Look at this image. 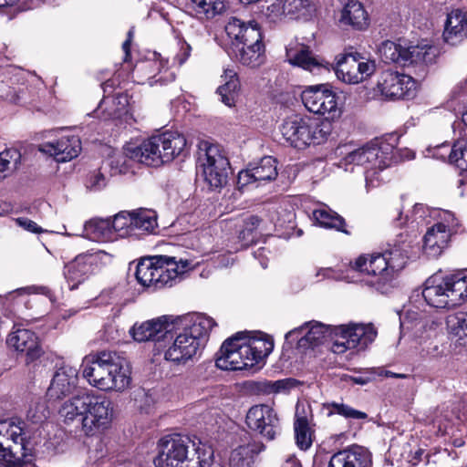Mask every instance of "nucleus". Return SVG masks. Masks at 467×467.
<instances>
[{"label":"nucleus","instance_id":"nucleus-16","mask_svg":"<svg viewBox=\"0 0 467 467\" xmlns=\"http://www.w3.org/2000/svg\"><path fill=\"white\" fill-rule=\"evenodd\" d=\"M302 101L308 111L319 115H328V118L338 117L337 96L327 86H311L302 92Z\"/></svg>","mask_w":467,"mask_h":467},{"label":"nucleus","instance_id":"nucleus-21","mask_svg":"<svg viewBox=\"0 0 467 467\" xmlns=\"http://www.w3.org/2000/svg\"><path fill=\"white\" fill-rule=\"evenodd\" d=\"M333 335H335L334 327L325 326L317 321H311L287 332L285 338L296 337L297 338L299 348H308L318 346L327 337H332Z\"/></svg>","mask_w":467,"mask_h":467},{"label":"nucleus","instance_id":"nucleus-40","mask_svg":"<svg viewBox=\"0 0 467 467\" xmlns=\"http://www.w3.org/2000/svg\"><path fill=\"white\" fill-rule=\"evenodd\" d=\"M294 430L298 448L303 451L309 449L313 443V431L309 427L307 419L305 416H300L298 410L296 412Z\"/></svg>","mask_w":467,"mask_h":467},{"label":"nucleus","instance_id":"nucleus-18","mask_svg":"<svg viewBox=\"0 0 467 467\" xmlns=\"http://www.w3.org/2000/svg\"><path fill=\"white\" fill-rule=\"evenodd\" d=\"M246 423L254 431L271 441L279 431V420L275 410L268 405L253 406L246 414Z\"/></svg>","mask_w":467,"mask_h":467},{"label":"nucleus","instance_id":"nucleus-36","mask_svg":"<svg viewBox=\"0 0 467 467\" xmlns=\"http://www.w3.org/2000/svg\"><path fill=\"white\" fill-rule=\"evenodd\" d=\"M446 328L449 335L467 346V311H457L446 317Z\"/></svg>","mask_w":467,"mask_h":467},{"label":"nucleus","instance_id":"nucleus-22","mask_svg":"<svg viewBox=\"0 0 467 467\" xmlns=\"http://www.w3.org/2000/svg\"><path fill=\"white\" fill-rule=\"evenodd\" d=\"M276 164V160L271 156L262 158L256 165L238 173V187L242 189L252 184L259 186L265 182L275 180L278 174Z\"/></svg>","mask_w":467,"mask_h":467},{"label":"nucleus","instance_id":"nucleus-59","mask_svg":"<svg viewBox=\"0 0 467 467\" xmlns=\"http://www.w3.org/2000/svg\"><path fill=\"white\" fill-rule=\"evenodd\" d=\"M15 222L18 226L22 227L23 229L30 233L41 234L45 232V230L42 227L38 226L36 223L26 217H18L15 219Z\"/></svg>","mask_w":467,"mask_h":467},{"label":"nucleus","instance_id":"nucleus-4","mask_svg":"<svg viewBox=\"0 0 467 467\" xmlns=\"http://www.w3.org/2000/svg\"><path fill=\"white\" fill-rule=\"evenodd\" d=\"M82 375L88 383L101 391L121 392L131 383L128 360L115 351H99L85 357Z\"/></svg>","mask_w":467,"mask_h":467},{"label":"nucleus","instance_id":"nucleus-33","mask_svg":"<svg viewBox=\"0 0 467 467\" xmlns=\"http://www.w3.org/2000/svg\"><path fill=\"white\" fill-rule=\"evenodd\" d=\"M404 60L408 65H429L435 62L437 47L428 44H420L405 47Z\"/></svg>","mask_w":467,"mask_h":467},{"label":"nucleus","instance_id":"nucleus-43","mask_svg":"<svg viewBox=\"0 0 467 467\" xmlns=\"http://www.w3.org/2000/svg\"><path fill=\"white\" fill-rule=\"evenodd\" d=\"M196 15L202 18L212 19L225 9L224 0H190Z\"/></svg>","mask_w":467,"mask_h":467},{"label":"nucleus","instance_id":"nucleus-9","mask_svg":"<svg viewBox=\"0 0 467 467\" xmlns=\"http://www.w3.org/2000/svg\"><path fill=\"white\" fill-rule=\"evenodd\" d=\"M225 31L233 39L234 52L242 64L255 67L264 63L262 32L254 20L245 23L237 17H231L225 26Z\"/></svg>","mask_w":467,"mask_h":467},{"label":"nucleus","instance_id":"nucleus-17","mask_svg":"<svg viewBox=\"0 0 467 467\" xmlns=\"http://www.w3.org/2000/svg\"><path fill=\"white\" fill-rule=\"evenodd\" d=\"M378 87L381 95L390 99H410L417 94L416 80L394 71H385Z\"/></svg>","mask_w":467,"mask_h":467},{"label":"nucleus","instance_id":"nucleus-35","mask_svg":"<svg viewBox=\"0 0 467 467\" xmlns=\"http://www.w3.org/2000/svg\"><path fill=\"white\" fill-rule=\"evenodd\" d=\"M221 78L223 83L218 88L217 93L223 104L233 107L235 104V97L240 87L237 74L234 70L227 68Z\"/></svg>","mask_w":467,"mask_h":467},{"label":"nucleus","instance_id":"nucleus-49","mask_svg":"<svg viewBox=\"0 0 467 467\" xmlns=\"http://www.w3.org/2000/svg\"><path fill=\"white\" fill-rule=\"evenodd\" d=\"M286 16L298 19L306 17L313 11V5L309 0H285Z\"/></svg>","mask_w":467,"mask_h":467},{"label":"nucleus","instance_id":"nucleus-30","mask_svg":"<svg viewBox=\"0 0 467 467\" xmlns=\"http://www.w3.org/2000/svg\"><path fill=\"white\" fill-rule=\"evenodd\" d=\"M443 37L451 45H456L467 37L466 12L456 9L448 15Z\"/></svg>","mask_w":467,"mask_h":467},{"label":"nucleus","instance_id":"nucleus-39","mask_svg":"<svg viewBox=\"0 0 467 467\" xmlns=\"http://www.w3.org/2000/svg\"><path fill=\"white\" fill-rule=\"evenodd\" d=\"M431 218L435 221L434 226L446 231L451 236L460 232L461 223L451 211L435 208L431 212Z\"/></svg>","mask_w":467,"mask_h":467},{"label":"nucleus","instance_id":"nucleus-51","mask_svg":"<svg viewBox=\"0 0 467 467\" xmlns=\"http://www.w3.org/2000/svg\"><path fill=\"white\" fill-rule=\"evenodd\" d=\"M426 327V321L417 312L408 311L403 317H400V328L402 332L414 331L418 334Z\"/></svg>","mask_w":467,"mask_h":467},{"label":"nucleus","instance_id":"nucleus-34","mask_svg":"<svg viewBox=\"0 0 467 467\" xmlns=\"http://www.w3.org/2000/svg\"><path fill=\"white\" fill-rule=\"evenodd\" d=\"M81 235L96 242H110L115 239L110 219H93L87 222Z\"/></svg>","mask_w":467,"mask_h":467},{"label":"nucleus","instance_id":"nucleus-54","mask_svg":"<svg viewBox=\"0 0 467 467\" xmlns=\"http://www.w3.org/2000/svg\"><path fill=\"white\" fill-rule=\"evenodd\" d=\"M260 223L261 219L256 215H250L247 217L244 221V226L240 231L239 238H241L246 244L253 243L255 238L254 233L258 228Z\"/></svg>","mask_w":467,"mask_h":467},{"label":"nucleus","instance_id":"nucleus-14","mask_svg":"<svg viewBox=\"0 0 467 467\" xmlns=\"http://www.w3.org/2000/svg\"><path fill=\"white\" fill-rule=\"evenodd\" d=\"M335 336L338 337L333 344V351L335 353H343L347 349L365 348L372 343L376 337L377 331L371 325H354L337 326L334 327Z\"/></svg>","mask_w":467,"mask_h":467},{"label":"nucleus","instance_id":"nucleus-3","mask_svg":"<svg viewBox=\"0 0 467 467\" xmlns=\"http://www.w3.org/2000/svg\"><path fill=\"white\" fill-rule=\"evenodd\" d=\"M274 349L273 339L261 332H238L223 343L216 367L223 370H242L254 367Z\"/></svg>","mask_w":467,"mask_h":467},{"label":"nucleus","instance_id":"nucleus-2","mask_svg":"<svg viewBox=\"0 0 467 467\" xmlns=\"http://www.w3.org/2000/svg\"><path fill=\"white\" fill-rule=\"evenodd\" d=\"M58 413L66 425L79 429L86 436H95L109 426L113 405L105 396L83 391L67 400Z\"/></svg>","mask_w":467,"mask_h":467},{"label":"nucleus","instance_id":"nucleus-52","mask_svg":"<svg viewBox=\"0 0 467 467\" xmlns=\"http://www.w3.org/2000/svg\"><path fill=\"white\" fill-rule=\"evenodd\" d=\"M112 104L114 106V109L109 111V117L119 118L124 112L127 111V106L129 104L128 96L123 93H118L113 97H105L102 99V105Z\"/></svg>","mask_w":467,"mask_h":467},{"label":"nucleus","instance_id":"nucleus-13","mask_svg":"<svg viewBox=\"0 0 467 467\" xmlns=\"http://www.w3.org/2000/svg\"><path fill=\"white\" fill-rule=\"evenodd\" d=\"M203 154L200 157V166L205 182L212 188H220L226 184L231 167L221 146L203 143Z\"/></svg>","mask_w":467,"mask_h":467},{"label":"nucleus","instance_id":"nucleus-25","mask_svg":"<svg viewBox=\"0 0 467 467\" xmlns=\"http://www.w3.org/2000/svg\"><path fill=\"white\" fill-rule=\"evenodd\" d=\"M280 131L291 146L304 149L309 140V117L298 114L287 117L281 125Z\"/></svg>","mask_w":467,"mask_h":467},{"label":"nucleus","instance_id":"nucleus-6","mask_svg":"<svg viewBox=\"0 0 467 467\" xmlns=\"http://www.w3.org/2000/svg\"><path fill=\"white\" fill-rule=\"evenodd\" d=\"M156 467H221L213 461L211 446L195 443L188 437L173 435L161 440Z\"/></svg>","mask_w":467,"mask_h":467},{"label":"nucleus","instance_id":"nucleus-41","mask_svg":"<svg viewBox=\"0 0 467 467\" xmlns=\"http://www.w3.org/2000/svg\"><path fill=\"white\" fill-rule=\"evenodd\" d=\"M333 127L328 118L323 120L315 119L309 117V140L307 146L311 144H322L327 140L332 132Z\"/></svg>","mask_w":467,"mask_h":467},{"label":"nucleus","instance_id":"nucleus-57","mask_svg":"<svg viewBox=\"0 0 467 467\" xmlns=\"http://www.w3.org/2000/svg\"><path fill=\"white\" fill-rule=\"evenodd\" d=\"M290 387L289 379H280L276 381H265L260 383V389L265 393H278Z\"/></svg>","mask_w":467,"mask_h":467},{"label":"nucleus","instance_id":"nucleus-55","mask_svg":"<svg viewBox=\"0 0 467 467\" xmlns=\"http://www.w3.org/2000/svg\"><path fill=\"white\" fill-rule=\"evenodd\" d=\"M264 15L271 22H276L286 16L285 0H275L266 7Z\"/></svg>","mask_w":467,"mask_h":467},{"label":"nucleus","instance_id":"nucleus-7","mask_svg":"<svg viewBox=\"0 0 467 467\" xmlns=\"http://www.w3.org/2000/svg\"><path fill=\"white\" fill-rule=\"evenodd\" d=\"M182 327L175 335H171L172 342L164 352V358L174 364H185L198 355L215 326L213 318L204 315H194L185 317Z\"/></svg>","mask_w":467,"mask_h":467},{"label":"nucleus","instance_id":"nucleus-19","mask_svg":"<svg viewBox=\"0 0 467 467\" xmlns=\"http://www.w3.org/2000/svg\"><path fill=\"white\" fill-rule=\"evenodd\" d=\"M6 344L16 352L25 355L26 363L35 361L43 353L38 337L26 328L14 326L7 336Z\"/></svg>","mask_w":467,"mask_h":467},{"label":"nucleus","instance_id":"nucleus-42","mask_svg":"<svg viewBox=\"0 0 467 467\" xmlns=\"http://www.w3.org/2000/svg\"><path fill=\"white\" fill-rule=\"evenodd\" d=\"M132 226L133 233L136 231L140 233H152L157 226V216L151 210H138L132 212Z\"/></svg>","mask_w":467,"mask_h":467},{"label":"nucleus","instance_id":"nucleus-60","mask_svg":"<svg viewBox=\"0 0 467 467\" xmlns=\"http://www.w3.org/2000/svg\"><path fill=\"white\" fill-rule=\"evenodd\" d=\"M316 277L317 281H321L323 279H340L342 275L340 273L336 271L331 267L320 268L317 271Z\"/></svg>","mask_w":467,"mask_h":467},{"label":"nucleus","instance_id":"nucleus-50","mask_svg":"<svg viewBox=\"0 0 467 467\" xmlns=\"http://www.w3.org/2000/svg\"><path fill=\"white\" fill-rule=\"evenodd\" d=\"M427 152L428 157L443 161H448L451 164L454 165V159L456 158L454 143L451 145L450 143L444 142L436 146H430L427 149Z\"/></svg>","mask_w":467,"mask_h":467},{"label":"nucleus","instance_id":"nucleus-58","mask_svg":"<svg viewBox=\"0 0 467 467\" xmlns=\"http://www.w3.org/2000/svg\"><path fill=\"white\" fill-rule=\"evenodd\" d=\"M107 185V180L103 173L99 171H95L90 173L86 186L89 191H100Z\"/></svg>","mask_w":467,"mask_h":467},{"label":"nucleus","instance_id":"nucleus-32","mask_svg":"<svg viewBox=\"0 0 467 467\" xmlns=\"http://www.w3.org/2000/svg\"><path fill=\"white\" fill-rule=\"evenodd\" d=\"M340 22L362 30L368 26V16L363 5L358 0H348L341 12Z\"/></svg>","mask_w":467,"mask_h":467},{"label":"nucleus","instance_id":"nucleus-27","mask_svg":"<svg viewBox=\"0 0 467 467\" xmlns=\"http://www.w3.org/2000/svg\"><path fill=\"white\" fill-rule=\"evenodd\" d=\"M328 467H372L371 454L366 448L353 445L334 453Z\"/></svg>","mask_w":467,"mask_h":467},{"label":"nucleus","instance_id":"nucleus-1","mask_svg":"<svg viewBox=\"0 0 467 467\" xmlns=\"http://www.w3.org/2000/svg\"><path fill=\"white\" fill-rule=\"evenodd\" d=\"M413 240L407 233H401L389 244L382 254L361 255L353 268L367 275L365 285L380 294H388L396 286L398 273L409 258Z\"/></svg>","mask_w":467,"mask_h":467},{"label":"nucleus","instance_id":"nucleus-24","mask_svg":"<svg viewBox=\"0 0 467 467\" xmlns=\"http://www.w3.org/2000/svg\"><path fill=\"white\" fill-rule=\"evenodd\" d=\"M39 150L53 156L58 162H66L80 153L81 141L78 136L63 134L57 140L42 143Z\"/></svg>","mask_w":467,"mask_h":467},{"label":"nucleus","instance_id":"nucleus-53","mask_svg":"<svg viewBox=\"0 0 467 467\" xmlns=\"http://www.w3.org/2000/svg\"><path fill=\"white\" fill-rule=\"evenodd\" d=\"M49 411L45 401L32 403L26 412V420L32 424L44 422L48 417Z\"/></svg>","mask_w":467,"mask_h":467},{"label":"nucleus","instance_id":"nucleus-61","mask_svg":"<svg viewBox=\"0 0 467 467\" xmlns=\"http://www.w3.org/2000/svg\"><path fill=\"white\" fill-rule=\"evenodd\" d=\"M376 369H372L368 372V376L353 377L351 379L354 383L358 385H366L369 381L375 379Z\"/></svg>","mask_w":467,"mask_h":467},{"label":"nucleus","instance_id":"nucleus-5","mask_svg":"<svg viewBox=\"0 0 467 467\" xmlns=\"http://www.w3.org/2000/svg\"><path fill=\"white\" fill-rule=\"evenodd\" d=\"M186 145L183 136L165 132L152 136L144 140L139 147L125 149L124 154L111 158L110 166L114 173H124L128 170L127 158L135 160L148 166H160L172 161Z\"/></svg>","mask_w":467,"mask_h":467},{"label":"nucleus","instance_id":"nucleus-12","mask_svg":"<svg viewBox=\"0 0 467 467\" xmlns=\"http://www.w3.org/2000/svg\"><path fill=\"white\" fill-rule=\"evenodd\" d=\"M393 158L392 145L386 142L369 143L349 152L344 158V162L363 168L365 187L368 192L380 185L382 179L379 172L390 166Z\"/></svg>","mask_w":467,"mask_h":467},{"label":"nucleus","instance_id":"nucleus-28","mask_svg":"<svg viewBox=\"0 0 467 467\" xmlns=\"http://www.w3.org/2000/svg\"><path fill=\"white\" fill-rule=\"evenodd\" d=\"M78 383V369L63 364L55 372L47 395L51 399H61L72 392Z\"/></svg>","mask_w":467,"mask_h":467},{"label":"nucleus","instance_id":"nucleus-26","mask_svg":"<svg viewBox=\"0 0 467 467\" xmlns=\"http://www.w3.org/2000/svg\"><path fill=\"white\" fill-rule=\"evenodd\" d=\"M95 258L91 254H79L64 267V276L71 290L78 287L94 272Z\"/></svg>","mask_w":467,"mask_h":467},{"label":"nucleus","instance_id":"nucleus-63","mask_svg":"<svg viewBox=\"0 0 467 467\" xmlns=\"http://www.w3.org/2000/svg\"><path fill=\"white\" fill-rule=\"evenodd\" d=\"M133 32L132 30H130L128 33V38L127 40L122 44V48L125 53V61L128 60V57H130V42L132 39Z\"/></svg>","mask_w":467,"mask_h":467},{"label":"nucleus","instance_id":"nucleus-31","mask_svg":"<svg viewBox=\"0 0 467 467\" xmlns=\"http://www.w3.org/2000/svg\"><path fill=\"white\" fill-rule=\"evenodd\" d=\"M451 235L434 225L428 228L423 237V252L436 258L449 246Z\"/></svg>","mask_w":467,"mask_h":467},{"label":"nucleus","instance_id":"nucleus-56","mask_svg":"<svg viewBox=\"0 0 467 467\" xmlns=\"http://www.w3.org/2000/svg\"><path fill=\"white\" fill-rule=\"evenodd\" d=\"M454 150L456 155L454 165L462 171H467V140L455 141Z\"/></svg>","mask_w":467,"mask_h":467},{"label":"nucleus","instance_id":"nucleus-47","mask_svg":"<svg viewBox=\"0 0 467 467\" xmlns=\"http://www.w3.org/2000/svg\"><path fill=\"white\" fill-rule=\"evenodd\" d=\"M20 160L21 154L16 149H8L0 153V181L18 168Z\"/></svg>","mask_w":467,"mask_h":467},{"label":"nucleus","instance_id":"nucleus-11","mask_svg":"<svg viewBox=\"0 0 467 467\" xmlns=\"http://www.w3.org/2000/svg\"><path fill=\"white\" fill-rule=\"evenodd\" d=\"M422 296L435 308H450L467 299V274L457 272L445 276L434 275L424 283Z\"/></svg>","mask_w":467,"mask_h":467},{"label":"nucleus","instance_id":"nucleus-62","mask_svg":"<svg viewBox=\"0 0 467 467\" xmlns=\"http://www.w3.org/2000/svg\"><path fill=\"white\" fill-rule=\"evenodd\" d=\"M113 109H114V106L112 104L102 105V101H101L98 108L97 113L99 114V112H101L103 114L104 119H115L114 117L108 116L109 111H111Z\"/></svg>","mask_w":467,"mask_h":467},{"label":"nucleus","instance_id":"nucleus-44","mask_svg":"<svg viewBox=\"0 0 467 467\" xmlns=\"http://www.w3.org/2000/svg\"><path fill=\"white\" fill-rule=\"evenodd\" d=\"M434 208H430L424 204L417 203L413 206L411 212V221H410L409 216L406 215L405 219L402 218V211L400 208L395 210L396 214L393 215L394 221L396 222L398 226H403L405 224H412L416 223L417 225L422 223L427 216L431 218V212Z\"/></svg>","mask_w":467,"mask_h":467},{"label":"nucleus","instance_id":"nucleus-23","mask_svg":"<svg viewBox=\"0 0 467 467\" xmlns=\"http://www.w3.org/2000/svg\"><path fill=\"white\" fill-rule=\"evenodd\" d=\"M174 319L171 317L162 316L151 320L134 324L130 329V335L137 342L160 340L173 328Z\"/></svg>","mask_w":467,"mask_h":467},{"label":"nucleus","instance_id":"nucleus-8","mask_svg":"<svg viewBox=\"0 0 467 467\" xmlns=\"http://www.w3.org/2000/svg\"><path fill=\"white\" fill-rule=\"evenodd\" d=\"M39 443V434L19 418L0 420V467H15L21 459L32 455Z\"/></svg>","mask_w":467,"mask_h":467},{"label":"nucleus","instance_id":"nucleus-48","mask_svg":"<svg viewBox=\"0 0 467 467\" xmlns=\"http://www.w3.org/2000/svg\"><path fill=\"white\" fill-rule=\"evenodd\" d=\"M324 407L327 410L328 416L338 414L345 417L346 419L355 420H364L368 417L365 412L355 410L342 402H327L324 404Z\"/></svg>","mask_w":467,"mask_h":467},{"label":"nucleus","instance_id":"nucleus-20","mask_svg":"<svg viewBox=\"0 0 467 467\" xmlns=\"http://www.w3.org/2000/svg\"><path fill=\"white\" fill-rule=\"evenodd\" d=\"M162 58L143 62L136 67L134 77L139 84L150 87L163 86L175 79V74L166 66Z\"/></svg>","mask_w":467,"mask_h":467},{"label":"nucleus","instance_id":"nucleus-15","mask_svg":"<svg viewBox=\"0 0 467 467\" xmlns=\"http://www.w3.org/2000/svg\"><path fill=\"white\" fill-rule=\"evenodd\" d=\"M375 70V61L366 59L358 54H347L337 59L335 73L344 83L358 84L372 76Z\"/></svg>","mask_w":467,"mask_h":467},{"label":"nucleus","instance_id":"nucleus-37","mask_svg":"<svg viewBox=\"0 0 467 467\" xmlns=\"http://www.w3.org/2000/svg\"><path fill=\"white\" fill-rule=\"evenodd\" d=\"M313 219L321 227L348 234L345 229L346 223L344 218L327 206L314 210Z\"/></svg>","mask_w":467,"mask_h":467},{"label":"nucleus","instance_id":"nucleus-10","mask_svg":"<svg viewBox=\"0 0 467 467\" xmlns=\"http://www.w3.org/2000/svg\"><path fill=\"white\" fill-rule=\"evenodd\" d=\"M189 260H175V257L155 255L141 259L136 268L137 281L144 287L156 291L172 286L176 279L191 268Z\"/></svg>","mask_w":467,"mask_h":467},{"label":"nucleus","instance_id":"nucleus-64","mask_svg":"<svg viewBox=\"0 0 467 467\" xmlns=\"http://www.w3.org/2000/svg\"><path fill=\"white\" fill-rule=\"evenodd\" d=\"M376 375L385 376V377H392V378H398V379H405L407 377L405 374H398V373L391 372L389 370H384V369H380V368L376 370Z\"/></svg>","mask_w":467,"mask_h":467},{"label":"nucleus","instance_id":"nucleus-46","mask_svg":"<svg viewBox=\"0 0 467 467\" xmlns=\"http://www.w3.org/2000/svg\"><path fill=\"white\" fill-rule=\"evenodd\" d=\"M111 229L115 238L126 237L133 233L132 214L129 212H120L111 220Z\"/></svg>","mask_w":467,"mask_h":467},{"label":"nucleus","instance_id":"nucleus-38","mask_svg":"<svg viewBox=\"0 0 467 467\" xmlns=\"http://www.w3.org/2000/svg\"><path fill=\"white\" fill-rule=\"evenodd\" d=\"M261 450V445L250 442L235 448L231 452L229 467H251L254 455Z\"/></svg>","mask_w":467,"mask_h":467},{"label":"nucleus","instance_id":"nucleus-45","mask_svg":"<svg viewBox=\"0 0 467 467\" xmlns=\"http://www.w3.org/2000/svg\"><path fill=\"white\" fill-rule=\"evenodd\" d=\"M403 51H405V47L389 40L383 42L379 47V53L386 63L406 66Z\"/></svg>","mask_w":467,"mask_h":467},{"label":"nucleus","instance_id":"nucleus-29","mask_svg":"<svg viewBox=\"0 0 467 467\" xmlns=\"http://www.w3.org/2000/svg\"><path fill=\"white\" fill-rule=\"evenodd\" d=\"M285 57L291 65L309 71L322 66V63L312 55L307 46L296 41L288 44L285 49Z\"/></svg>","mask_w":467,"mask_h":467}]
</instances>
